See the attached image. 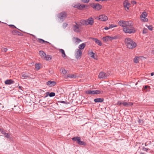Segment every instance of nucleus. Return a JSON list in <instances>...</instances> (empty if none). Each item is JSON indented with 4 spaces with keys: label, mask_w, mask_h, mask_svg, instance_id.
I'll list each match as a JSON object with an SVG mask.
<instances>
[{
    "label": "nucleus",
    "mask_w": 154,
    "mask_h": 154,
    "mask_svg": "<svg viewBox=\"0 0 154 154\" xmlns=\"http://www.w3.org/2000/svg\"><path fill=\"white\" fill-rule=\"evenodd\" d=\"M1 23V21H0V23Z\"/></svg>",
    "instance_id": "56"
},
{
    "label": "nucleus",
    "mask_w": 154,
    "mask_h": 154,
    "mask_svg": "<svg viewBox=\"0 0 154 154\" xmlns=\"http://www.w3.org/2000/svg\"><path fill=\"white\" fill-rule=\"evenodd\" d=\"M146 26L148 27V29L150 30H152V27L151 26H147V25Z\"/></svg>",
    "instance_id": "41"
},
{
    "label": "nucleus",
    "mask_w": 154,
    "mask_h": 154,
    "mask_svg": "<svg viewBox=\"0 0 154 154\" xmlns=\"http://www.w3.org/2000/svg\"><path fill=\"white\" fill-rule=\"evenodd\" d=\"M5 84L6 85H10L13 84L14 81L11 79L6 80L5 82Z\"/></svg>",
    "instance_id": "23"
},
{
    "label": "nucleus",
    "mask_w": 154,
    "mask_h": 154,
    "mask_svg": "<svg viewBox=\"0 0 154 154\" xmlns=\"http://www.w3.org/2000/svg\"><path fill=\"white\" fill-rule=\"evenodd\" d=\"M79 145L86 146V143L81 140H79V142L78 143Z\"/></svg>",
    "instance_id": "32"
},
{
    "label": "nucleus",
    "mask_w": 154,
    "mask_h": 154,
    "mask_svg": "<svg viewBox=\"0 0 154 154\" xmlns=\"http://www.w3.org/2000/svg\"><path fill=\"white\" fill-rule=\"evenodd\" d=\"M76 94L75 92L74 91L72 92L71 93H70L69 95H71V96H72V95L73 96H75Z\"/></svg>",
    "instance_id": "42"
},
{
    "label": "nucleus",
    "mask_w": 154,
    "mask_h": 154,
    "mask_svg": "<svg viewBox=\"0 0 154 154\" xmlns=\"http://www.w3.org/2000/svg\"><path fill=\"white\" fill-rule=\"evenodd\" d=\"M98 18H99V17H96L95 18V19H98Z\"/></svg>",
    "instance_id": "52"
},
{
    "label": "nucleus",
    "mask_w": 154,
    "mask_h": 154,
    "mask_svg": "<svg viewBox=\"0 0 154 154\" xmlns=\"http://www.w3.org/2000/svg\"><path fill=\"white\" fill-rule=\"evenodd\" d=\"M131 3L132 4L134 5V4H136V1H132L131 2Z\"/></svg>",
    "instance_id": "46"
},
{
    "label": "nucleus",
    "mask_w": 154,
    "mask_h": 154,
    "mask_svg": "<svg viewBox=\"0 0 154 154\" xmlns=\"http://www.w3.org/2000/svg\"><path fill=\"white\" fill-rule=\"evenodd\" d=\"M82 51L81 50L77 49L76 50L75 57L77 59H79L81 58L82 55Z\"/></svg>",
    "instance_id": "9"
},
{
    "label": "nucleus",
    "mask_w": 154,
    "mask_h": 154,
    "mask_svg": "<svg viewBox=\"0 0 154 154\" xmlns=\"http://www.w3.org/2000/svg\"><path fill=\"white\" fill-rule=\"evenodd\" d=\"M151 76H153L154 75V72H152L151 73Z\"/></svg>",
    "instance_id": "50"
},
{
    "label": "nucleus",
    "mask_w": 154,
    "mask_h": 154,
    "mask_svg": "<svg viewBox=\"0 0 154 154\" xmlns=\"http://www.w3.org/2000/svg\"><path fill=\"white\" fill-rule=\"evenodd\" d=\"M83 2L85 3H88L89 2V0H81Z\"/></svg>",
    "instance_id": "43"
},
{
    "label": "nucleus",
    "mask_w": 154,
    "mask_h": 154,
    "mask_svg": "<svg viewBox=\"0 0 154 154\" xmlns=\"http://www.w3.org/2000/svg\"><path fill=\"white\" fill-rule=\"evenodd\" d=\"M104 100V99L103 98H97L95 99L94 100V101L95 103H100L102 102Z\"/></svg>",
    "instance_id": "21"
},
{
    "label": "nucleus",
    "mask_w": 154,
    "mask_h": 154,
    "mask_svg": "<svg viewBox=\"0 0 154 154\" xmlns=\"http://www.w3.org/2000/svg\"><path fill=\"white\" fill-rule=\"evenodd\" d=\"M125 42L127 48L129 49H133L137 46L136 43L129 38H125Z\"/></svg>",
    "instance_id": "2"
},
{
    "label": "nucleus",
    "mask_w": 154,
    "mask_h": 154,
    "mask_svg": "<svg viewBox=\"0 0 154 154\" xmlns=\"http://www.w3.org/2000/svg\"><path fill=\"white\" fill-rule=\"evenodd\" d=\"M60 71H61V72H62V73L63 74H64V75H65V74H66L67 73V71H66L63 68H61L60 69Z\"/></svg>",
    "instance_id": "33"
},
{
    "label": "nucleus",
    "mask_w": 154,
    "mask_h": 154,
    "mask_svg": "<svg viewBox=\"0 0 154 154\" xmlns=\"http://www.w3.org/2000/svg\"><path fill=\"white\" fill-rule=\"evenodd\" d=\"M92 7L97 10H99L102 8V6L98 4H94L92 6Z\"/></svg>",
    "instance_id": "14"
},
{
    "label": "nucleus",
    "mask_w": 154,
    "mask_h": 154,
    "mask_svg": "<svg viewBox=\"0 0 154 154\" xmlns=\"http://www.w3.org/2000/svg\"><path fill=\"white\" fill-rule=\"evenodd\" d=\"M5 132V130L4 131H2V133L5 135V137L9 138L10 137V134L8 133H7Z\"/></svg>",
    "instance_id": "27"
},
{
    "label": "nucleus",
    "mask_w": 154,
    "mask_h": 154,
    "mask_svg": "<svg viewBox=\"0 0 154 154\" xmlns=\"http://www.w3.org/2000/svg\"><path fill=\"white\" fill-rule=\"evenodd\" d=\"M38 41L39 43L41 44H43L44 42L49 43L48 42L45 41L43 39L41 38H38Z\"/></svg>",
    "instance_id": "30"
},
{
    "label": "nucleus",
    "mask_w": 154,
    "mask_h": 154,
    "mask_svg": "<svg viewBox=\"0 0 154 154\" xmlns=\"http://www.w3.org/2000/svg\"><path fill=\"white\" fill-rule=\"evenodd\" d=\"M117 26L116 25L114 24H111L109 25V28H112L115 27Z\"/></svg>",
    "instance_id": "38"
},
{
    "label": "nucleus",
    "mask_w": 154,
    "mask_h": 154,
    "mask_svg": "<svg viewBox=\"0 0 154 154\" xmlns=\"http://www.w3.org/2000/svg\"><path fill=\"white\" fill-rule=\"evenodd\" d=\"M92 39L94 40L95 42L97 44L101 46L102 45V43L101 41L96 38H92Z\"/></svg>",
    "instance_id": "19"
},
{
    "label": "nucleus",
    "mask_w": 154,
    "mask_h": 154,
    "mask_svg": "<svg viewBox=\"0 0 154 154\" xmlns=\"http://www.w3.org/2000/svg\"><path fill=\"white\" fill-rule=\"evenodd\" d=\"M108 75L107 74L103 72H101L100 73L98 77L99 78L105 79L107 77Z\"/></svg>",
    "instance_id": "13"
},
{
    "label": "nucleus",
    "mask_w": 154,
    "mask_h": 154,
    "mask_svg": "<svg viewBox=\"0 0 154 154\" xmlns=\"http://www.w3.org/2000/svg\"><path fill=\"white\" fill-rule=\"evenodd\" d=\"M95 0L96 1H100L101 0Z\"/></svg>",
    "instance_id": "54"
},
{
    "label": "nucleus",
    "mask_w": 154,
    "mask_h": 154,
    "mask_svg": "<svg viewBox=\"0 0 154 154\" xmlns=\"http://www.w3.org/2000/svg\"><path fill=\"white\" fill-rule=\"evenodd\" d=\"M19 88L20 89H22V87L20 86H19Z\"/></svg>",
    "instance_id": "51"
},
{
    "label": "nucleus",
    "mask_w": 154,
    "mask_h": 154,
    "mask_svg": "<svg viewBox=\"0 0 154 154\" xmlns=\"http://www.w3.org/2000/svg\"><path fill=\"white\" fill-rule=\"evenodd\" d=\"M117 104L119 106L122 105L123 106L127 107L131 106L133 105V103L131 102H127L125 101H118L117 102Z\"/></svg>",
    "instance_id": "6"
},
{
    "label": "nucleus",
    "mask_w": 154,
    "mask_h": 154,
    "mask_svg": "<svg viewBox=\"0 0 154 154\" xmlns=\"http://www.w3.org/2000/svg\"><path fill=\"white\" fill-rule=\"evenodd\" d=\"M88 54L89 56L93 58L94 59H97L94 56V53L92 51L90 52Z\"/></svg>",
    "instance_id": "28"
},
{
    "label": "nucleus",
    "mask_w": 154,
    "mask_h": 154,
    "mask_svg": "<svg viewBox=\"0 0 154 154\" xmlns=\"http://www.w3.org/2000/svg\"><path fill=\"white\" fill-rule=\"evenodd\" d=\"M103 92L99 90H88L85 91L86 94L89 95L98 94H101Z\"/></svg>",
    "instance_id": "5"
},
{
    "label": "nucleus",
    "mask_w": 154,
    "mask_h": 154,
    "mask_svg": "<svg viewBox=\"0 0 154 154\" xmlns=\"http://www.w3.org/2000/svg\"><path fill=\"white\" fill-rule=\"evenodd\" d=\"M72 29L74 32H79L81 31V25L80 24L75 22V24H73Z\"/></svg>",
    "instance_id": "4"
},
{
    "label": "nucleus",
    "mask_w": 154,
    "mask_h": 154,
    "mask_svg": "<svg viewBox=\"0 0 154 154\" xmlns=\"http://www.w3.org/2000/svg\"><path fill=\"white\" fill-rule=\"evenodd\" d=\"M123 5L124 7L126 8L127 10H128L130 7V4L129 3L128 1L127 0H125L123 2Z\"/></svg>",
    "instance_id": "15"
},
{
    "label": "nucleus",
    "mask_w": 154,
    "mask_h": 154,
    "mask_svg": "<svg viewBox=\"0 0 154 154\" xmlns=\"http://www.w3.org/2000/svg\"><path fill=\"white\" fill-rule=\"evenodd\" d=\"M110 29V28H109V27H105L104 28V29L105 30H108L109 29Z\"/></svg>",
    "instance_id": "47"
},
{
    "label": "nucleus",
    "mask_w": 154,
    "mask_h": 154,
    "mask_svg": "<svg viewBox=\"0 0 154 154\" xmlns=\"http://www.w3.org/2000/svg\"><path fill=\"white\" fill-rule=\"evenodd\" d=\"M5 130L1 128H0V131L2 133V131H4Z\"/></svg>",
    "instance_id": "48"
},
{
    "label": "nucleus",
    "mask_w": 154,
    "mask_h": 154,
    "mask_svg": "<svg viewBox=\"0 0 154 154\" xmlns=\"http://www.w3.org/2000/svg\"><path fill=\"white\" fill-rule=\"evenodd\" d=\"M7 51V49L6 48H3L2 49V51L4 52H6Z\"/></svg>",
    "instance_id": "44"
},
{
    "label": "nucleus",
    "mask_w": 154,
    "mask_h": 154,
    "mask_svg": "<svg viewBox=\"0 0 154 154\" xmlns=\"http://www.w3.org/2000/svg\"><path fill=\"white\" fill-rule=\"evenodd\" d=\"M94 22V19L91 17H90L85 20V24L87 25H91L93 24Z\"/></svg>",
    "instance_id": "8"
},
{
    "label": "nucleus",
    "mask_w": 154,
    "mask_h": 154,
    "mask_svg": "<svg viewBox=\"0 0 154 154\" xmlns=\"http://www.w3.org/2000/svg\"><path fill=\"white\" fill-rule=\"evenodd\" d=\"M140 154H146L144 153H143V152H140Z\"/></svg>",
    "instance_id": "53"
},
{
    "label": "nucleus",
    "mask_w": 154,
    "mask_h": 154,
    "mask_svg": "<svg viewBox=\"0 0 154 154\" xmlns=\"http://www.w3.org/2000/svg\"><path fill=\"white\" fill-rule=\"evenodd\" d=\"M68 24L66 23H64L63 25V28H66Z\"/></svg>",
    "instance_id": "40"
},
{
    "label": "nucleus",
    "mask_w": 154,
    "mask_h": 154,
    "mask_svg": "<svg viewBox=\"0 0 154 154\" xmlns=\"http://www.w3.org/2000/svg\"><path fill=\"white\" fill-rule=\"evenodd\" d=\"M40 64H36L35 65V69L37 70H38L40 69Z\"/></svg>",
    "instance_id": "34"
},
{
    "label": "nucleus",
    "mask_w": 154,
    "mask_h": 154,
    "mask_svg": "<svg viewBox=\"0 0 154 154\" xmlns=\"http://www.w3.org/2000/svg\"><path fill=\"white\" fill-rule=\"evenodd\" d=\"M74 7L75 8H77L79 9H82L83 8L85 7V5H80L79 4L75 5L74 6Z\"/></svg>",
    "instance_id": "16"
},
{
    "label": "nucleus",
    "mask_w": 154,
    "mask_h": 154,
    "mask_svg": "<svg viewBox=\"0 0 154 154\" xmlns=\"http://www.w3.org/2000/svg\"><path fill=\"white\" fill-rule=\"evenodd\" d=\"M138 122L140 125H142L143 123V120L139 119Z\"/></svg>",
    "instance_id": "36"
},
{
    "label": "nucleus",
    "mask_w": 154,
    "mask_h": 154,
    "mask_svg": "<svg viewBox=\"0 0 154 154\" xmlns=\"http://www.w3.org/2000/svg\"><path fill=\"white\" fill-rule=\"evenodd\" d=\"M55 95V94L54 92H51L50 93L48 92H46L45 94V96H54Z\"/></svg>",
    "instance_id": "20"
},
{
    "label": "nucleus",
    "mask_w": 154,
    "mask_h": 154,
    "mask_svg": "<svg viewBox=\"0 0 154 154\" xmlns=\"http://www.w3.org/2000/svg\"><path fill=\"white\" fill-rule=\"evenodd\" d=\"M142 149L144 151H147L148 150V149L147 148H146L145 147H143Z\"/></svg>",
    "instance_id": "45"
},
{
    "label": "nucleus",
    "mask_w": 154,
    "mask_h": 154,
    "mask_svg": "<svg viewBox=\"0 0 154 154\" xmlns=\"http://www.w3.org/2000/svg\"><path fill=\"white\" fill-rule=\"evenodd\" d=\"M138 57H135V58L134 59V62L135 63H137L138 62Z\"/></svg>",
    "instance_id": "35"
},
{
    "label": "nucleus",
    "mask_w": 154,
    "mask_h": 154,
    "mask_svg": "<svg viewBox=\"0 0 154 154\" xmlns=\"http://www.w3.org/2000/svg\"><path fill=\"white\" fill-rule=\"evenodd\" d=\"M39 54L42 59L46 60H50L52 59V57L51 56L49 55H46L43 51H40Z\"/></svg>",
    "instance_id": "3"
},
{
    "label": "nucleus",
    "mask_w": 154,
    "mask_h": 154,
    "mask_svg": "<svg viewBox=\"0 0 154 154\" xmlns=\"http://www.w3.org/2000/svg\"><path fill=\"white\" fill-rule=\"evenodd\" d=\"M147 32H148V30L147 29L144 28L143 29V33H146Z\"/></svg>",
    "instance_id": "39"
},
{
    "label": "nucleus",
    "mask_w": 154,
    "mask_h": 154,
    "mask_svg": "<svg viewBox=\"0 0 154 154\" xmlns=\"http://www.w3.org/2000/svg\"><path fill=\"white\" fill-rule=\"evenodd\" d=\"M76 76L75 75V74H68L67 75H65L64 76V78H65L67 79L68 78H75Z\"/></svg>",
    "instance_id": "25"
},
{
    "label": "nucleus",
    "mask_w": 154,
    "mask_h": 154,
    "mask_svg": "<svg viewBox=\"0 0 154 154\" xmlns=\"http://www.w3.org/2000/svg\"><path fill=\"white\" fill-rule=\"evenodd\" d=\"M150 87L149 86L146 85L143 89V90L144 91L147 92L150 91Z\"/></svg>",
    "instance_id": "26"
},
{
    "label": "nucleus",
    "mask_w": 154,
    "mask_h": 154,
    "mask_svg": "<svg viewBox=\"0 0 154 154\" xmlns=\"http://www.w3.org/2000/svg\"><path fill=\"white\" fill-rule=\"evenodd\" d=\"M59 102H60V103H65V104H67L68 103H69V102H67V101L66 100L65 101H58Z\"/></svg>",
    "instance_id": "37"
},
{
    "label": "nucleus",
    "mask_w": 154,
    "mask_h": 154,
    "mask_svg": "<svg viewBox=\"0 0 154 154\" xmlns=\"http://www.w3.org/2000/svg\"><path fill=\"white\" fill-rule=\"evenodd\" d=\"M10 26H11V27H12V28H14V27H15V26L14 25H10Z\"/></svg>",
    "instance_id": "49"
},
{
    "label": "nucleus",
    "mask_w": 154,
    "mask_h": 154,
    "mask_svg": "<svg viewBox=\"0 0 154 154\" xmlns=\"http://www.w3.org/2000/svg\"><path fill=\"white\" fill-rule=\"evenodd\" d=\"M73 40L76 45L78 44L79 43L82 42V41L81 39L78 38H73Z\"/></svg>",
    "instance_id": "17"
},
{
    "label": "nucleus",
    "mask_w": 154,
    "mask_h": 154,
    "mask_svg": "<svg viewBox=\"0 0 154 154\" xmlns=\"http://www.w3.org/2000/svg\"><path fill=\"white\" fill-rule=\"evenodd\" d=\"M145 146H147L146 143H145Z\"/></svg>",
    "instance_id": "55"
},
{
    "label": "nucleus",
    "mask_w": 154,
    "mask_h": 154,
    "mask_svg": "<svg viewBox=\"0 0 154 154\" xmlns=\"http://www.w3.org/2000/svg\"><path fill=\"white\" fill-rule=\"evenodd\" d=\"M147 15V14L146 12H143L142 13L141 16V19L143 22H147L148 19L146 18Z\"/></svg>",
    "instance_id": "10"
},
{
    "label": "nucleus",
    "mask_w": 154,
    "mask_h": 154,
    "mask_svg": "<svg viewBox=\"0 0 154 154\" xmlns=\"http://www.w3.org/2000/svg\"><path fill=\"white\" fill-rule=\"evenodd\" d=\"M59 51L62 54V56L63 57H65L66 56V54H65L64 50L62 49H60Z\"/></svg>",
    "instance_id": "31"
},
{
    "label": "nucleus",
    "mask_w": 154,
    "mask_h": 154,
    "mask_svg": "<svg viewBox=\"0 0 154 154\" xmlns=\"http://www.w3.org/2000/svg\"><path fill=\"white\" fill-rule=\"evenodd\" d=\"M56 82L54 81H49L47 82V85L49 87H51L55 85Z\"/></svg>",
    "instance_id": "18"
},
{
    "label": "nucleus",
    "mask_w": 154,
    "mask_h": 154,
    "mask_svg": "<svg viewBox=\"0 0 154 154\" xmlns=\"http://www.w3.org/2000/svg\"><path fill=\"white\" fill-rule=\"evenodd\" d=\"M66 13L65 12H61L58 15V17L62 20H64L66 17Z\"/></svg>",
    "instance_id": "11"
},
{
    "label": "nucleus",
    "mask_w": 154,
    "mask_h": 154,
    "mask_svg": "<svg viewBox=\"0 0 154 154\" xmlns=\"http://www.w3.org/2000/svg\"><path fill=\"white\" fill-rule=\"evenodd\" d=\"M81 140V138L79 137H75L72 138V140L75 141H76L77 143H78L79 140Z\"/></svg>",
    "instance_id": "24"
},
{
    "label": "nucleus",
    "mask_w": 154,
    "mask_h": 154,
    "mask_svg": "<svg viewBox=\"0 0 154 154\" xmlns=\"http://www.w3.org/2000/svg\"><path fill=\"white\" fill-rule=\"evenodd\" d=\"M118 23L123 27V30L125 33H134L136 31V30L133 26L132 23L131 21L120 20Z\"/></svg>",
    "instance_id": "1"
},
{
    "label": "nucleus",
    "mask_w": 154,
    "mask_h": 154,
    "mask_svg": "<svg viewBox=\"0 0 154 154\" xmlns=\"http://www.w3.org/2000/svg\"><path fill=\"white\" fill-rule=\"evenodd\" d=\"M29 77V75H28L27 74L25 73H23L22 74L21 78L23 79H25Z\"/></svg>",
    "instance_id": "29"
},
{
    "label": "nucleus",
    "mask_w": 154,
    "mask_h": 154,
    "mask_svg": "<svg viewBox=\"0 0 154 154\" xmlns=\"http://www.w3.org/2000/svg\"><path fill=\"white\" fill-rule=\"evenodd\" d=\"M117 38L116 36H106L103 38L102 39L105 42L112 41V40L116 39Z\"/></svg>",
    "instance_id": "7"
},
{
    "label": "nucleus",
    "mask_w": 154,
    "mask_h": 154,
    "mask_svg": "<svg viewBox=\"0 0 154 154\" xmlns=\"http://www.w3.org/2000/svg\"><path fill=\"white\" fill-rule=\"evenodd\" d=\"M86 46V44L85 43H82V44L80 45L79 46V49L83 50V49Z\"/></svg>",
    "instance_id": "22"
},
{
    "label": "nucleus",
    "mask_w": 154,
    "mask_h": 154,
    "mask_svg": "<svg viewBox=\"0 0 154 154\" xmlns=\"http://www.w3.org/2000/svg\"><path fill=\"white\" fill-rule=\"evenodd\" d=\"M108 19L107 16L104 14H101L99 16L98 18V20L102 21H105L107 20Z\"/></svg>",
    "instance_id": "12"
}]
</instances>
